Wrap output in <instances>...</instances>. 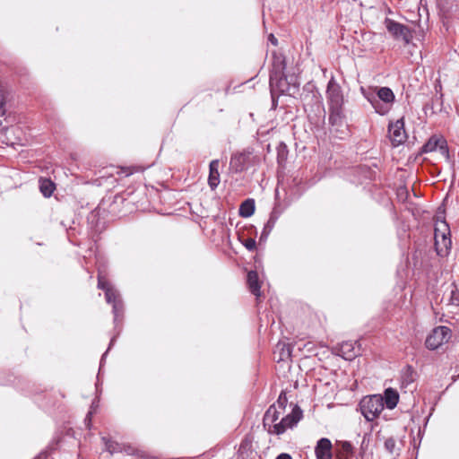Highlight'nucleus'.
Returning a JSON list of instances; mask_svg holds the SVG:
<instances>
[{
	"label": "nucleus",
	"mask_w": 459,
	"mask_h": 459,
	"mask_svg": "<svg viewBox=\"0 0 459 459\" xmlns=\"http://www.w3.org/2000/svg\"><path fill=\"white\" fill-rule=\"evenodd\" d=\"M437 151H438L440 154L445 157L447 162H451L449 148L447 145V142L444 137L442 138L438 149Z\"/></svg>",
	"instance_id": "obj_30"
},
{
	"label": "nucleus",
	"mask_w": 459,
	"mask_h": 459,
	"mask_svg": "<svg viewBox=\"0 0 459 459\" xmlns=\"http://www.w3.org/2000/svg\"><path fill=\"white\" fill-rule=\"evenodd\" d=\"M268 39L269 41L273 45V46H277L278 45V40L277 39L274 37L273 34H270L269 37H268Z\"/></svg>",
	"instance_id": "obj_40"
},
{
	"label": "nucleus",
	"mask_w": 459,
	"mask_h": 459,
	"mask_svg": "<svg viewBox=\"0 0 459 459\" xmlns=\"http://www.w3.org/2000/svg\"><path fill=\"white\" fill-rule=\"evenodd\" d=\"M376 93L377 98L379 100L380 106L385 110V115H386L390 111L391 107L395 100V95L392 89L385 86H376Z\"/></svg>",
	"instance_id": "obj_11"
},
{
	"label": "nucleus",
	"mask_w": 459,
	"mask_h": 459,
	"mask_svg": "<svg viewBox=\"0 0 459 459\" xmlns=\"http://www.w3.org/2000/svg\"><path fill=\"white\" fill-rule=\"evenodd\" d=\"M270 89L273 98V104L274 105V95L289 93L290 94V82H288V75L284 74L281 76L270 77Z\"/></svg>",
	"instance_id": "obj_9"
},
{
	"label": "nucleus",
	"mask_w": 459,
	"mask_h": 459,
	"mask_svg": "<svg viewBox=\"0 0 459 459\" xmlns=\"http://www.w3.org/2000/svg\"><path fill=\"white\" fill-rule=\"evenodd\" d=\"M341 446V455L344 458H347L354 454V447L349 441H341L339 443Z\"/></svg>",
	"instance_id": "obj_29"
},
{
	"label": "nucleus",
	"mask_w": 459,
	"mask_h": 459,
	"mask_svg": "<svg viewBox=\"0 0 459 459\" xmlns=\"http://www.w3.org/2000/svg\"><path fill=\"white\" fill-rule=\"evenodd\" d=\"M388 134L391 143L394 147H397L406 141L407 134L404 130L403 117L397 119L395 122L389 123Z\"/></svg>",
	"instance_id": "obj_7"
},
{
	"label": "nucleus",
	"mask_w": 459,
	"mask_h": 459,
	"mask_svg": "<svg viewBox=\"0 0 459 459\" xmlns=\"http://www.w3.org/2000/svg\"><path fill=\"white\" fill-rule=\"evenodd\" d=\"M48 454L47 452H41L38 455H36L33 459H47Z\"/></svg>",
	"instance_id": "obj_43"
},
{
	"label": "nucleus",
	"mask_w": 459,
	"mask_h": 459,
	"mask_svg": "<svg viewBox=\"0 0 459 459\" xmlns=\"http://www.w3.org/2000/svg\"><path fill=\"white\" fill-rule=\"evenodd\" d=\"M288 147L284 143H280L277 146V161L282 166L288 159Z\"/></svg>",
	"instance_id": "obj_26"
},
{
	"label": "nucleus",
	"mask_w": 459,
	"mask_h": 459,
	"mask_svg": "<svg viewBox=\"0 0 459 459\" xmlns=\"http://www.w3.org/2000/svg\"><path fill=\"white\" fill-rule=\"evenodd\" d=\"M302 416L303 412L301 409L298 405H295L290 414L283 417L280 422L273 424V429L271 427L268 429V433L278 436L281 435L287 429L294 428L302 419Z\"/></svg>",
	"instance_id": "obj_4"
},
{
	"label": "nucleus",
	"mask_w": 459,
	"mask_h": 459,
	"mask_svg": "<svg viewBox=\"0 0 459 459\" xmlns=\"http://www.w3.org/2000/svg\"><path fill=\"white\" fill-rule=\"evenodd\" d=\"M39 190L45 197H49L55 190V184L50 179L39 180Z\"/></svg>",
	"instance_id": "obj_24"
},
{
	"label": "nucleus",
	"mask_w": 459,
	"mask_h": 459,
	"mask_svg": "<svg viewBox=\"0 0 459 459\" xmlns=\"http://www.w3.org/2000/svg\"><path fill=\"white\" fill-rule=\"evenodd\" d=\"M369 441V434L368 433H365L364 436H363V438H362V442H361V446H360V449L362 451H365L367 446H368V443Z\"/></svg>",
	"instance_id": "obj_39"
},
{
	"label": "nucleus",
	"mask_w": 459,
	"mask_h": 459,
	"mask_svg": "<svg viewBox=\"0 0 459 459\" xmlns=\"http://www.w3.org/2000/svg\"><path fill=\"white\" fill-rule=\"evenodd\" d=\"M396 446V442L394 437H388L385 441V448L386 451H388L390 454H394Z\"/></svg>",
	"instance_id": "obj_32"
},
{
	"label": "nucleus",
	"mask_w": 459,
	"mask_h": 459,
	"mask_svg": "<svg viewBox=\"0 0 459 459\" xmlns=\"http://www.w3.org/2000/svg\"><path fill=\"white\" fill-rule=\"evenodd\" d=\"M361 93L364 98L371 104L375 112L380 116H385V109L380 106L379 100L377 98L376 87L368 90L361 88Z\"/></svg>",
	"instance_id": "obj_15"
},
{
	"label": "nucleus",
	"mask_w": 459,
	"mask_h": 459,
	"mask_svg": "<svg viewBox=\"0 0 459 459\" xmlns=\"http://www.w3.org/2000/svg\"><path fill=\"white\" fill-rule=\"evenodd\" d=\"M415 371L413 370L411 366H407L406 368L403 371L402 375V383L404 385H408L414 382Z\"/></svg>",
	"instance_id": "obj_27"
},
{
	"label": "nucleus",
	"mask_w": 459,
	"mask_h": 459,
	"mask_svg": "<svg viewBox=\"0 0 459 459\" xmlns=\"http://www.w3.org/2000/svg\"><path fill=\"white\" fill-rule=\"evenodd\" d=\"M383 403L384 406L385 405L387 409L393 410L396 407L399 402V394L394 388H386L384 392Z\"/></svg>",
	"instance_id": "obj_18"
},
{
	"label": "nucleus",
	"mask_w": 459,
	"mask_h": 459,
	"mask_svg": "<svg viewBox=\"0 0 459 459\" xmlns=\"http://www.w3.org/2000/svg\"><path fill=\"white\" fill-rule=\"evenodd\" d=\"M287 356H288V357H289V356H290V351H287Z\"/></svg>",
	"instance_id": "obj_46"
},
{
	"label": "nucleus",
	"mask_w": 459,
	"mask_h": 459,
	"mask_svg": "<svg viewBox=\"0 0 459 459\" xmlns=\"http://www.w3.org/2000/svg\"><path fill=\"white\" fill-rule=\"evenodd\" d=\"M255 209V200L246 199L239 206V215L243 218H248L254 214Z\"/></svg>",
	"instance_id": "obj_21"
},
{
	"label": "nucleus",
	"mask_w": 459,
	"mask_h": 459,
	"mask_svg": "<svg viewBox=\"0 0 459 459\" xmlns=\"http://www.w3.org/2000/svg\"><path fill=\"white\" fill-rule=\"evenodd\" d=\"M434 246L439 257H446L451 252L452 240L448 224L443 221L434 230Z\"/></svg>",
	"instance_id": "obj_2"
},
{
	"label": "nucleus",
	"mask_w": 459,
	"mask_h": 459,
	"mask_svg": "<svg viewBox=\"0 0 459 459\" xmlns=\"http://www.w3.org/2000/svg\"><path fill=\"white\" fill-rule=\"evenodd\" d=\"M4 104H5L4 96V94H2L0 92V116H4L5 115Z\"/></svg>",
	"instance_id": "obj_38"
},
{
	"label": "nucleus",
	"mask_w": 459,
	"mask_h": 459,
	"mask_svg": "<svg viewBox=\"0 0 459 459\" xmlns=\"http://www.w3.org/2000/svg\"><path fill=\"white\" fill-rule=\"evenodd\" d=\"M442 138V136L432 135L421 147V152L428 153L436 152L438 149Z\"/></svg>",
	"instance_id": "obj_22"
},
{
	"label": "nucleus",
	"mask_w": 459,
	"mask_h": 459,
	"mask_svg": "<svg viewBox=\"0 0 459 459\" xmlns=\"http://www.w3.org/2000/svg\"><path fill=\"white\" fill-rule=\"evenodd\" d=\"M272 230H273L272 229L267 228V227L264 226L263 230H262L261 236H260V242L266 241V239H267V238L270 235Z\"/></svg>",
	"instance_id": "obj_36"
},
{
	"label": "nucleus",
	"mask_w": 459,
	"mask_h": 459,
	"mask_svg": "<svg viewBox=\"0 0 459 459\" xmlns=\"http://www.w3.org/2000/svg\"><path fill=\"white\" fill-rule=\"evenodd\" d=\"M116 338L117 336H114L111 340H110V342H109V345H108V350L106 351V352L102 355L101 357V359H100V371L101 370V368L103 366V363H104V360H105V358H106V355L108 353V351L110 350V348L114 345L115 342H116Z\"/></svg>",
	"instance_id": "obj_35"
},
{
	"label": "nucleus",
	"mask_w": 459,
	"mask_h": 459,
	"mask_svg": "<svg viewBox=\"0 0 459 459\" xmlns=\"http://www.w3.org/2000/svg\"><path fill=\"white\" fill-rule=\"evenodd\" d=\"M281 411L277 410L276 404H272L265 411L263 419L264 427L267 428V429L271 427L273 429V425L276 424L277 420Z\"/></svg>",
	"instance_id": "obj_19"
},
{
	"label": "nucleus",
	"mask_w": 459,
	"mask_h": 459,
	"mask_svg": "<svg viewBox=\"0 0 459 459\" xmlns=\"http://www.w3.org/2000/svg\"><path fill=\"white\" fill-rule=\"evenodd\" d=\"M97 406H98V404H97V403H95V401H93V402H92V403H91V411H93V410H95V408H96Z\"/></svg>",
	"instance_id": "obj_45"
},
{
	"label": "nucleus",
	"mask_w": 459,
	"mask_h": 459,
	"mask_svg": "<svg viewBox=\"0 0 459 459\" xmlns=\"http://www.w3.org/2000/svg\"><path fill=\"white\" fill-rule=\"evenodd\" d=\"M305 187L302 185V179L298 177L292 178L287 186L284 187L286 199L288 203H291L298 199L304 192Z\"/></svg>",
	"instance_id": "obj_12"
},
{
	"label": "nucleus",
	"mask_w": 459,
	"mask_h": 459,
	"mask_svg": "<svg viewBox=\"0 0 459 459\" xmlns=\"http://www.w3.org/2000/svg\"><path fill=\"white\" fill-rule=\"evenodd\" d=\"M276 459H292V457L289 455V454H286V453H282V454H280Z\"/></svg>",
	"instance_id": "obj_42"
},
{
	"label": "nucleus",
	"mask_w": 459,
	"mask_h": 459,
	"mask_svg": "<svg viewBox=\"0 0 459 459\" xmlns=\"http://www.w3.org/2000/svg\"><path fill=\"white\" fill-rule=\"evenodd\" d=\"M278 195H279V191H278V189H276V197L278 196Z\"/></svg>",
	"instance_id": "obj_47"
},
{
	"label": "nucleus",
	"mask_w": 459,
	"mask_h": 459,
	"mask_svg": "<svg viewBox=\"0 0 459 459\" xmlns=\"http://www.w3.org/2000/svg\"><path fill=\"white\" fill-rule=\"evenodd\" d=\"M451 338V329L445 325L435 327L425 340V346L429 351H435L447 342Z\"/></svg>",
	"instance_id": "obj_5"
},
{
	"label": "nucleus",
	"mask_w": 459,
	"mask_h": 459,
	"mask_svg": "<svg viewBox=\"0 0 459 459\" xmlns=\"http://www.w3.org/2000/svg\"><path fill=\"white\" fill-rule=\"evenodd\" d=\"M332 442L327 437L320 438L316 445L315 454L316 459H332Z\"/></svg>",
	"instance_id": "obj_14"
},
{
	"label": "nucleus",
	"mask_w": 459,
	"mask_h": 459,
	"mask_svg": "<svg viewBox=\"0 0 459 459\" xmlns=\"http://www.w3.org/2000/svg\"><path fill=\"white\" fill-rule=\"evenodd\" d=\"M362 415L368 421L375 420L384 410L383 398L379 394L366 396L359 402Z\"/></svg>",
	"instance_id": "obj_3"
},
{
	"label": "nucleus",
	"mask_w": 459,
	"mask_h": 459,
	"mask_svg": "<svg viewBox=\"0 0 459 459\" xmlns=\"http://www.w3.org/2000/svg\"><path fill=\"white\" fill-rule=\"evenodd\" d=\"M297 80L298 79L295 75H288V82H290V90L299 88V83Z\"/></svg>",
	"instance_id": "obj_37"
},
{
	"label": "nucleus",
	"mask_w": 459,
	"mask_h": 459,
	"mask_svg": "<svg viewBox=\"0 0 459 459\" xmlns=\"http://www.w3.org/2000/svg\"><path fill=\"white\" fill-rule=\"evenodd\" d=\"M98 271V288L104 290L107 303L112 305L115 329H117L124 316V303L121 295L119 291L104 278L100 268H99Z\"/></svg>",
	"instance_id": "obj_1"
},
{
	"label": "nucleus",
	"mask_w": 459,
	"mask_h": 459,
	"mask_svg": "<svg viewBox=\"0 0 459 459\" xmlns=\"http://www.w3.org/2000/svg\"><path fill=\"white\" fill-rule=\"evenodd\" d=\"M326 97L329 107H342L343 95L342 88L333 76L331 77L327 83Z\"/></svg>",
	"instance_id": "obj_8"
},
{
	"label": "nucleus",
	"mask_w": 459,
	"mask_h": 459,
	"mask_svg": "<svg viewBox=\"0 0 459 459\" xmlns=\"http://www.w3.org/2000/svg\"><path fill=\"white\" fill-rule=\"evenodd\" d=\"M252 158L250 152H243L235 153L231 156L230 161V169L235 173H239L247 169L248 163Z\"/></svg>",
	"instance_id": "obj_10"
},
{
	"label": "nucleus",
	"mask_w": 459,
	"mask_h": 459,
	"mask_svg": "<svg viewBox=\"0 0 459 459\" xmlns=\"http://www.w3.org/2000/svg\"><path fill=\"white\" fill-rule=\"evenodd\" d=\"M219 166L220 162L218 160H213L209 164L208 185L212 190L216 189L220 184Z\"/></svg>",
	"instance_id": "obj_17"
},
{
	"label": "nucleus",
	"mask_w": 459,
	"mask_h": 459,
	"mask_svg": "<svg viewBox=\"0 0 459 459\" xmlns=\"http://www.w3.org/2000/svg\"><path fill=\"white\" fill-rule=\"evenodd\" d=\"M329 123L332 126H337L342 123V107H329Z\"/></svg>",
	"instance_id": "obj_23"
},
{
	"label": "nucleus",
	"mask_w": 459,
	"mask_h": 459,
	"mask_svg": "<svg viewBox=\"0 0 459 459\" xmlns=\"http://www.w3.org/2000/svg\"><path fill=\"white\" fill-rule=\"evenodd\" d=\"M361 345L357 341H346L340 345V355L346 360H352L361 354Z\"/></svg>",
	"instance_id": "obj_13"
},
{
	"label": "nucleus",
	"mask_w": 459,
	"mask_h": 459,
	"mask_svg": "<svg viewBox=\"0 0 459 459\" xmlns=\"http://www.w3.org/2000/svg\"><path fill=\"white\" fill-rule=\"evenodd\" d=\"M242 243L248 251H254L255 249L256 242L254 238H248Z\"/></svg>",
	"instance_id": "obj_33"
},
{
	"label": "nucleus",
	"mask_w": 459,
	"mask_h": 459,
	"mask_svg": "<svg viewBox=\"0 0 459 459\" xmlns=\"http://www.w3.org/2000/svg\"><path fill=\"white\" fill-rule=\"evenodd\" d=\"M286 61L285 57L281 54H273L272 69L270 72V77L281 76L285 74Z\"/></svg>",
	"instance_id": "obj_16"
},
{
	"label": "nucleus",
	"mask_w": 459,
	"mask_h": 459,
	"mask_svg": "<svg viewBox=\"0 0 459 459\" xmlns=\"http://www.w3.org/2000/svg\"><path fill=\"white\" fill-rule=\"evenodd\" d=\"M288 403L287 395L284 391H281L277 401H276V407H279L282 411L285 409Z\"/></svg>",
	"instance_id": "obj_31"
},
{
	"label": "nucleus",
	"mask_w": 459,
	"mask_h": 459,
	"mask_svg": "<svg viewBox=\"0 0 459 459\" xmlns=\"http://www.w3.org/2000/svg\"><path fill=\"white\" fill-rule=\"evenodd\" d=\"M247 280V284H248L251 293L256 297H259L261 294V292H260L261 286L259 283V278H258L257 273L255 271L248 272Z\"/></svg>",
	"instance_id": "obj_20"
},
{
	"label": "nucleus",
	"mask_w": 459,
	"mask_h": 459,
	"mask_svg": "<svg viewBox=\"0 0 459 459\" xmlns=\"http://www.w3.org/2000/svg\"><path fill=\"white\" fill-rule=\"evenodd\" d=\"M443 105V94H440L439 96H436L434 99H432L431 104H427L426 108H430L433 113H437L438 111H441Z\"/></svg>",
	"instance_id": "obj_28"
},
{
	"label": "nucleus",
	"mask_w": 459,
	"mask_h": 459,
	"mask_svg": "<svg viewBox=\"0 0 459 459\" xmlns=\"http://www.w3.org/2000/svg\"><path fill=\"white\" fill-rule=\"evenodd\" d=\"M450 301L455 306H459V290H455L451 292Z\"/></svg>",
	"instance_id": "obj_34"
},
{
	"label": "nucleus",
	"mask_w": 459,
	"mask_h": 459,
	"mask_svg": "<svg viewBox=\"0 0 459 459\" xmlns=\"http://www.w3.org/2000/svg\"><path fill=\"white\" fill-rule=\"evenodd\" d=\"M97 406H98V404H97V403H95V401H93V402H92V403H91V411H93V410H95V408H96Z\"/></svg>",
	"instance_id": "obj_44"
},
{
	"label": "nucleus",
	"mask_w": 459,
	"mask_h": 459,
	"mask_svg": "<svg viewBox=\"0 0 459 459\" xmlns=\"http://www.w3.org/2000/svg\"><path fill=\"white\" fill-rule=\"evenodd\" d=\"M385 24L387 31L396 39H403L406 44L412 39L411 30L404 24L397 22L392 19L386 18Z\"/></svg>",
	"instance_id": "obj_6"
},
{
	"label": "nucleus",
	"mask_w": 459,
	"mask_h": 459,
	"mask_svg": "<svg viewBox=\"0 0 459 459\" xmlns=\"http://www.w3.org/2000/svg\"><path fill=\"white\" fill-rule=\"evenodd\" d=\"M92 413H93V411H90L87 413L86 417H85L84 421H85V423H86L87 425H89V424L91 423V416H92Z\"/></svg>",
	"instance_id": "obj_41"
},
{
	"label": "nucleus",
	"mask_w": 459,
	"mask_h": 459,
	"mask_svg": "<svg viewBox=\"0 0 459 459\" xmlns=\"http://www.w3.org/2000/svg\"><path fill=\"white\" fill-rule=\"evenodd\" d=\"M281 212H282V209L280 208V206L278 204H275L273 211L271 212L269 219H268L267 222L264 224V226L273 230L275 226L276 221L280 218Z\"/></svg>",
	"instance_id": "obj_25"
}]
</instances>
